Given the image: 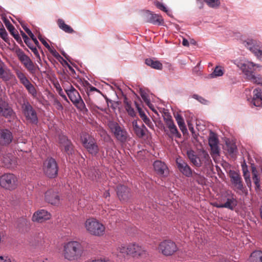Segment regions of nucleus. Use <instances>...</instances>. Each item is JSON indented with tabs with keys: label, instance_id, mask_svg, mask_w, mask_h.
Listing matches in <instances>:
<instances>
[{
	"label": "nucleus",
	"instance_id": "obj_52",
	"mask_svg": "<svg viewBox=\"0 0 262 262\" xmlns=\"http://www.w3.org/2000/svg\"><path fill=\"white\" fill-rule=\"evenodd\" d=\"M8 34L4 28L0 29V37L6 40L7 38Z\"/></svg>",
	"mask_w": 262,
	"mask_h": 262
},
{
	"label": "nucleus",
	"instance_id": "obj_39",
	"mask_svg": "<svg viewBox=\"0 0 262 262\" xmlns=\"http://www.w3.org/2000/svg\"><path fill=\"white\" fill-rule=\"evenodd\" d=\"M191 177L199 184L204 185L205 184V178L200 174L197 173L195 172H192V175Z\"/></svg>",
	"mask_w": 262,
	"mask_h": 262
},
{
	"label": "nucleus",
	"instance_id": "obj_61",
	"mask_svg": "<svg viewBox=\"0 0 262 262\" xmlns=\"http://www.w3.org/2000/svg\"><path fill=\"white\" fill-rule=\"evenodd\" d=\"M42 43L45 46V47L47 48L48 50L50 49L51 47L50 45L48 44V43L45 40L44 38H43L42 40H40Z\"/></svg>",
	"mask_w": 262,
	"mask_h": 262
},
{
	"label": "nucleus",
	"instance_id": "obj_5",
	"mask_svg": "<svg viewBox=\"0 0 262 262\" xmlns=\"http://www.w3.org/2000/svg\"><path fill=\"white\" fill-rule=\"evenodd\" d=\"M65 91L70 100L77 109L83 112L88 111L85 105L78 92L72 85H71L69 89H66Z\"/></svg>",
	"mask_w": 262,
	"mask_h": 262
},
{
	"label": "nucleus",
	"instance_id": "obj_9",
	"mask_svg": "<svg viewBox=\"0 0 262 262\" xmlns=\"http://www.w3.org/2000/svg\"><path fill=\"white\" fill-rule=\"evenodd\" d=\"M43 170L45 174L49 178L56 177L58 167L56 160L53 158H47L43 162Z\"/></svg>",
	"mask_w": 262,
	"mask_h": 262
},
{
	"label": "nucleus",
	"instance_id": "obj_47",
	"mask_svg": "<svg viewBox=\"0 0 262 262\" xmlns=\"http://www.w3.org/2000/svg\"><path fill=\"white\" fill-rule=\"evenodd\" d=\"M244 177L245 179L247 186L250 187L251 186V181L250 179L249 172L247 169H243Z\"/></svg>",
	"mask_w": 262,
	"mask_h": 262
},
{
	"label": "nucleus",
	"instance_id": "obj_35",
	"mask_svg": "<svg viewBox=\"0 0 262 262\" xmlns=\"http://www.w3.org/2000/svg\"><path fill=\"white\" fill-rule=\"evenodd\" d=\"M169 128L170 131V133L168 134V136L170 138H172L173 137H176L177 138H180L181 137V134L179 132L177 126L174 124V123L171 124L170 125L167 126Z\"/></svg>",
	"mask_w": 262,
	"mask_h": 262
},
{
	"label": "nucleus",
	"instance_id": "obj_13",
	"mask_svg": "<svg viewBox=\"0 0 262 262\" xmlns=\"http://www.w3.org/2000/svg\"><path fill=\"white\" fill-rule=\"evenodd\" d=\"M158 249L163 255L169 256L177 250V247L174 242L165 240L159 244Z\"/></svg>",
	"mask_w": 262,
	"mask_h": 262
},
{
	"label": "nucleus",
	"instance_id": "obj_48",
	"mask_svg": "<svg viewBox=\"0 0 262 262\" xmlns=\"http://www.w3.org/2000/svg\"><path fill=\"white\" fill-rule=\"evenodd\" d=\"M154 4L158 9L168 13V10H167V8L165 7V6L162 3H161L160 2H159L158 1H155L154 2Z\"/></svg>",
	"mask_w": 262,
	"mask_h": 262
},
{
	"label": "nucleus",
	"instance_id": "obj_25",
	"mask_svg": "<svg viewBox=\"0 0 262 262\" xmlns=\"http://www.w3.org/2000/svg\"><path fill=\"white\" fill-rule=\"evenodd\" d=\"M252 103L256 107H260L262 105L261 89L258 88L253 90Z\"/></svg>",
	"mask_w": 262,
	"mask_h": 262
},
{
	"label": "nucleus",
	"instance_id": "obj_51",
	"mask_svg": "<svg viewBox=\"0 0 262 262\" xmlns=\"http://www.w3.org/2000/svg\"><path fill=\"white\" fill-rule=\"evenodd\" d=\"M253 180L254 181V183L256 186V188H259L260 187V184H259V179L258 178V176L256 175V174L254 173L253 177Z\"/></svg>",
	"mask_w": 262,
	"mask_h": 262
},
{
	"label": "nucleus",
	"instance_id": "obj_46",
	"mask_svg": "<svg viewBox=\"0 0 262 262\" xmlns=\"http://www.w3.org/2000/svg\"><path fill=\"white\" fill-rule=\"evenodd\" d=\"M207 4L210 7H216L220 4L219 0H204Z\"/></svg>",
	"mask_w": 262,
	"mask_h": 262
},
{
	"label": "nucleus",
	"instance_id": "obj_62",
	"mask_svg": "<svg viewBox=\"0 0 262 262\" xmlns=\"http://www.w3.org/2000/svg\"><path fill=\"white\" fill-rule=\"evenodd\" d=\"M58 94L59 95L61 96L64 100H67V98L66 96L64 94L63 92L62 91V89L60 88L59 90L58 91Z\"/></svg>",
	"mask_w": 262,
	"mask_h": 262
},
{
	"label": "nucleus",
	"instance_id": "obj_43",
	"mask_svg": "<svg viewBox=\"0 0 262 262\" xmlns=\"http://www.w3.org/2000/svg\"><path fill=\"white\" fill-rule=\"evenodd\" d=\"M23 29L25 30V31L26 32V33L28 34V35L31 38L32 40L34 41V43L38 47L39 46V42L37 40V39L35 37L34 34L32 33V32L31 31V30L25 26H22Z\"/></svg>",
	"mask_w": 262,
	"mask_h": 262
},
{
	"label": "nucleus",
	"instance_id": "obj_24",
	"mask_svg": "<svg viewBox=\"0 0 262 262\" xmlns=\"http://www.w3.org/2000/svg\"><path fill=\"white\" fill-rule=\"evenodd\" d=\"M117 193L121 201H126L129 197V189L124 185H118L117 188Z\"/></svg>",
	"mask_w": 262,
	"mask_h": 262
},
{
	"label": "nucleus",
	"instance_id": "obj_20",
	"mask_svg": "<svg viewBox=\"0 0 262 262\" xmlns=\"http://www.w3.org/2000/svg\"><path fill=\"white\" fill-rule=\"evenodd\" d=\"M59 143L61 150L66 152L68 155L72 154L73 150V145L70 140L64 136L59 137Z\"/></svg>",
	"mask_w": 262,
	"mask_h": 262
},
{
	"label": "nucleus",
	"instance_id": "obj_40",
	"mask_svg": "<svg viewBox=\"0 0 262 262\" xmlns=\"http://www.w3.org/2000/svg\"><path fill=\"white\" fill-rule=\"evenodd\" d=\"M224 73L223 68L220 66H216L213 72L211 74V77H216L222 76Z\"/></svg>",
	"mask_w": 262,
	"mask_h": 262
},
{
	"label": "nucleus",
	"instance_id": "obj_34",
	"mask_svg": "<svg viewBox=\"0 0 262 262\" xmlns=\"http://www.w3.org/2000/svg\"><path fill=\"white\" fill-rule=\"evenodd\" d=\"M236 205L237 201L236 199L234 198L233 195H231L227 199V201L224 203V205L220 206V207H225L226 208L233 210Z\"/></svg>",
	"mask_w": 262,
	"mask_h": 262
},
{
	"label": "nucleus",
	"instance_id": "obj_59",
	"mask_svg": "<svg viewBox=\"0 0 262 262\" xmlns=\"http://www.w3.org/2000/svg\"><path fill=\"white\" fill-rule=\"evenodd\" d=\"M54 104L56 105V108L58 110H62L63 106L58 100H55L54 101Z\"/></svg>",
	"mask_w": 262,
	"mask_h": 262
},
{
	"label": "nucleus",
	"instance_id": "obj_53",
	"mask_svg": "<svg viewBox=\"0 0 262 262\" xmlns=\"http://www.w3.org/2000/svg\"><path fill=\"white\" fill-rule=\"evenodd\" d=\"M86 83L88 85L87 90L89 93L94 92V91H97V92H99V91L98 89H97L96 88L92 86L88 81H86Z\"/></svg>",
	"mask_w": 262,
	"mask_h": 262
},
{
	"label": "nucleus",
	"instance_id": "obj_37",
	"mask_svg": "<svg viewBox=\"0 0 262 262\" xmlns=\"http://www.w3.org/2000/svg\"><path fill=\"white\" fill-rule=\"evenodd\" d=\"M3 162L4 166L8 168H13L16 165L15 160L10 157H3Z\"/></svg>",
	"mask_w": 262,
	"mask_h": 262
},
{
	"label": "nucleus",
	"instance_id": "obj_14",
	"mask_svg": "<svg viewBox=\"0 0 262 262\" xmlns=\"http://www.w3.org/2000/svg\"><path fill=\"white\" fill-rule=\"evenodd\" d=\"M142 20L145 23H149L154 25H161L164 23L162 17L157 14L147 10L142 15Z\"/></svg>",
	"mask_w": 262,
	"mask_h": 262
},
{
	"label": "nucleus",
	"instance_id": "obj_45",
	"mask_svg": "<svg viewBox=\"0 0 262 262\" xmlns=\"http://www.w3.org/2000/svg\"><path fill=\"white\" fill-rule=\"evenodd\" d=\"M26 45L31 50L32 52L34 53V54L35 55L36 58L38 59V61L39 62V61H40L41 60L38 51L37 49H36V48L35 47H33V46H32L31 45V41L28 42V44H26Z\"/></svg>",
	"mask_w": 262,
	"mask_h": 262
},
{
	"label": "nucleus",
	"instance_id": "obj_57",
	"mask_svg": "<svg viewBox=\"0 0 262 262\" xmlns=\"http://www.w3.org/2000/svg\"><path fill=\"white\" fill-rule=\"evenodd\" d=\"M141 97H142V99H143V100L144 101V102L148 106H149L150 100H149V99L148 98V97L147 96V95L146 94H141Z\"/></svg>",
	"mask_w": 262,
	"mask_h": 262
},
{
	"label": "nucleus",
	"instance_id": "obj_7",
	"mask_svg": "<svg viewBox=\"0 0 262 262\" xmlns=\"http://www.w3.org/2000/svg\"><path fill=\"white\" fill-rule=\"evenodd\" d=\"M15 73L19 79L21 84H22L28 93L33 98L37 97V91L35 86L31 83L28 78L27 77L26 74L23 70L16 69L15 70Z\"/></svg>",
	"mask_w": 262,
	"mask_h": 262
},
{
	"label": "nucleus",
	"instance_id": "obj_60",
	"mask_svg": "<svg viewBox=\"0 0 262 262\" xmlns=\"http://www.w3.org/2000/svg\"><path fill=\"white\" fill-rule=\"evenodd\" d=\"M13 37L15 38V39L18 42H21V38L19 36L18 33V32H17L16 33H15L14 34H13Z\"/></svg>",
	"mask_w": 262,
	"mask_h": 262
},
{
	"label": "nucleus",
	"instance_id": "obj_33",
	"mask_svg": "<svg viewBox=\"0 0 262 262\" xmlns=\"http://www.w3.org/2000/svg\"><path fill=\"white\" fill-rule=\"evenodd\" d=\"M57 23L59 28L66 33L72 34L75 32L72 28L67 25L63 19L59 18L57 20Z\"/></svg>",
	"mask_w": 262,
	"mask_h": 262
},
{
	"label": "nucleus",
	"instance_id": "obj_3",
	"mask_svg": "<svg viewBox=\"0 0 262 262\" xmlns=\"http://www.w3.org/2000/svg\"><path fill=\"white\" fill-rule=\"evenodd\" d=\"M18 102L21 105L22 113L26 120L30 123L36 124L38 123L37 113L30 102L25 99H24L23 102Z\"/></svg>",
	"mask_w": 262,
	"mask_h": 262
},
{
	"label": "nucleus",
	"instance_id": "obj_64",
	"mask_svg": "<svg viewBox=\"0 0 262 262\" xmlns=\"http://www.w3.org/2000/svg\"><path fill=\"white\" fill-rule=\"evenodd\" d=\"M182 45L184 46L188 47L189 46V42L186 39L183 38V41H182Z\"/></svg>",
	"mask_w": 262,
	"mask_h": 262
},
{
	"label": "nucleus",
	"instance_id": "obj_32",
	"mask_svg": "<svg viewBox=\"0 0 262 262\" xmlns=\"http://www.w3.org/2000/svg\"><path fill=\"white\" fill-rule=\"evenodd\" d=\"M14 77V75L12 73L10 70L7 67H5L0 71V78L4 81H8L12 79Z\"/></svg>",
	"mask_w": 262,
	"mask_h": 262
},
{
	"label": "nucleus",
	"instance_id": "obj_6",
	"mask_svg": "<svg viewBox=\"0 0 262 262\" xmlns=\"http://www.w3.org/2000/svg\"><path fill=\"white\" fill-rule=\"evenodd\" d=\"M108 125L117 140L121 143L127 141L129 135L124 126L120 125L115 122H110Z\"/></svg>",
	"mask_w": 262,
	"mask_h": 262
},
{
	"label": "nucleus",
	"instance_id": "obj_36",
	"mask_svg": "<svg viewBox=\"0 0 262 262\" xmlns=\"http://www.w3.org/2000/svg\"><path fill=\"white\" fill-rule=\"evenodd\" d=\"M250 262H262V252L261 251H255L250 256Z\"/></svg>",
	"mask_w": 262,
	"mask_h": 262
},
{
	"label": "nucleus",
	"instance_id": "obj_17",
	"mask_svg": "<svg viewBox=\"0 0 262 262\" xmlns=\"http://www.w3.org/2000/svg\"><path fill=\"white\" fill-rule=\"evenodd\" d=\"M209 145L211 148V155L212 157L219 155L220 149L218 146L219 140L216 135L211 133L208 139Z\"/></svg>",
	"mask_w": 262,
	"mask_h": 262
},
{
	"label": "nucleus",
	"instance_id": "obj_27",
	"mask_svg": "<svg viewBox=\"0 0 262 262\" xmlns=\"http://www.w3.org/2000/svg\"><path fill=\"white\" fill-rule=\"evenodd\" d=\"M230 177L232 183L236 188L239 190H243L244 187L240 175L235 171H232L230 172Z\"/></svg>",
	"mask_w": 262,
	"mask_h": 262
},
{
	"label": "nucleus",
	"instance_id": "obj_29",
	"mask_svg": "<svg viewBox=\"0 0 262 262\" xmlns=\"http://www.w3.org/2000/svg\"><path fill=\"white\" fill-rule=\"evenodd\" d=\"M136 106L138 111V113L140 118L142 119L143 121L150 128L154 129V125L150 120V119L146 115L144 111L139 106V104L135 102Z\"/></svg>",
	"mask_w": 262,
	"mask_h": 262
},
{
	"label": "nucleus",
	"instance_id": "obj_30",
	"mask_svg": "<svg viewBox=\"0 0 262 262\" xmlns=\"http://www.w3.org/2000/svg\"><path fill=\"white\" fill-rule=\"evenodd\" d=\"M187 155L188 159L193 166L196 167H201V162L199 158V154L195 155L194 151L192 150H188Z\"/></svg>",
	"mask_w": 262,
	"mask_h": 262
},
{
	"label": "nucleus",
	"instance_id": "obj_18",
	"mask_svg": "<svg viewBox=\"0 0 262 262\" xmlns=\"http://www.w3.org/2000/svg\"><path fill=\"white\" fill-rule=\"evenodd\" d=\"M51 215L47 211L41 209L35 212L33 216L32 221L38 223H42L45 221L49 220Z\"/></svg>",
	"mask_w": 262,
	"mask_h": 262
},
{
	"label": "nucleus",
	"instance_id": "obj_41",
	"mask_svg": "<svg viewBox=\"0 0 262 262\" xmlns=\"http://www.w3.org/2000/svg\"><path fill=\"white\" fill-rule=\"evenodd\" d=\"M125 104V108L126 111L127 112L128 115H129L132 117H134L136 115V113L133 108L131 106V104L129 102L125 100L124 101Z\"/></svg>",
	"mask_w": 262,
	"mask_h": 262
},
{
	"label": "nucleus",
	"instance_id": "obj_8",
	"mask_svg": "<svg viewBox=\"0 0 262 262\" xmlns=\"http://www.w3.org/2000/svg\"><path fill=\"white\" fill-rule=\"evenodd\" d=\"M129 256L137 259H145L148 257L149 253L145 247L136 243L129 244Z\"/></svg>",
	"mask_w": 262,
	"mask_h": 262
},
{
	"label": "nucleus",
	"instance_id": "obj_1",
	"mask_svg": "<svg viewBox=\"0 0 262 262\" xmlns=\"http://www.w3.org/2000/svg\"><path fill=\"white\" fill-rule=\"evenodd\" d=\"M84 254V248L81 243L71 241L63 244L62 256L69 261H78Z\"/></svg>",
	"mask_w": 262,
	"mask_h": 262
},
{
	"label": "nucleus",
	"instance_id": "obj_44",
	"mask_svg": "<svg viewBox=\"0 0 262 262\" xmlns=\"http://www.w3.org/2000/svg\"><path fill=\"white\" fill-rule=\"evenodd\" d=\"M164 120L167 126L170 125L171 124L173 123L172 119V117L170 114L168 112H164L163 114Z\"/></svg>",
	"mask_w": 262,
	"mask_h": 262
},
{
	"label": "nucleus",
	"instance_id": "obj_19",
	"mask_svg": "<svg viewBox=\"0 0 262 262\" xmlns=\"http://www.w3.org/2000/svg\"><path fill=\"white\" fill-rule=\"evenodd\" d=\"M199 158L201 163V166L207 169H211L213 167L212 161L208 154L205 150H202L199 154Z\"/></svg>",
	"mask_w": 262,
	"mask_h": 262
},
{
	"label": "nucleus",
	"instance_id": "obj_22",
	"mask_svg": "<svg viewBox=\"0 0 262 262\" xmlns=\"http://www.w3.org/2000/svg\"><path fill=\"white\" fill-rule=\"evenodd\" d=\"M153 166L157 174L161 176H166L168 174V169L164 162L157 160L154 162Z\"/></svg>",
	"mask_w": 262,
	"mask_h": 262
},
{
	"label": "nucleus",
	"instance_id": "obj_63",
	"mask_svg": "<svg viewBox=\"0 0 262 262\" xmlns=\"http://www.w3.org/2000/svg\"><path fill=\"white\" fill-rule=\"evenodd\" d=\"M180 130L182 131V132L184 134L185 133L187 132V128L186 127L185 124H183L182 126H179Z\"/></svg>",
	"mask_w": 262,
	"mask_h": 262
},
{
	"label": "nucleus",
	"instance_id": "obj_55",
	"mask_svg": "<svg viewBox=\"0 0 262 262\" xmlns=\"http://www.w3.org/2000/svg\"><path fill=\"white\" fill-rule=\"evenodd\" d=\"M55 57H60L62 59V58L60 56L59 53L54 49H52L51 48L50 49L48 50Z\"/></svg>",
	"mask_w": 262,
	"mask_h": 262
},
{
	"label": "nucleus",
	"instance_id": "obj_58",
	"mask_svg": "<svg viewBox=\"0 0 262 262\" xmlns=\"http://www.w3.org/2000/svg\"><path fill=\"white\" fill-rule=\"evenodd\" d=\"M85 262H112L108 260H104L102 259H91L87 260Z\"/></svg>",
	"mask_w": 262,
	"mask_h": 262
},
{
	"label": "nucleus",
	"instance_id": "obj_16",
	"mask_svg": "<svg viewBox=\"0 0 262 262\" xmlns=\"http://www.w3.org/2000/svg\"><path fill=\"white\" fill-rule=\"evenodd\" d=\"M176 164L179 170L185 176L190 177L192 175V170L187 162L181 158L176 159Z\"/></svg>",
	"mask_w": 262,
	"mask_h": 262
},
{
	"label": "nucleus",
	"instance_id": "obj_42",
	"mask_svg": "<svg viewBox=\"0 0 262 262\" xmlns=\"http://www.w3.org/2000/svg\"><path fill=\"white\" fill-rule=\"evenodd\" d=\"M4 23L7 29L8 30L12 35L17 32V31L15 29L14 27L8 20L5 19Z\"/></svg>",
	"mask_w": 262,
	"mask_h": 262
},
{
	"label": "nucleus",
	"instance_id": "obj_12",
	"mask_svg": "<svg viewBox=\"0 0 262 262\" xmlns=\"http://www.w3.org/2000/svg\"><path fill=\"white\" fill-rule=\"evenodd\" d=\"M17 56L19 60L31 74H34L36 72V66L31 59L26 55L23 51L19 50L17 52Z\"/></svg>",
	"mask_w": 262,
	"mask_h": 262
},
{
	"label": "nucleus",
	"instance_id": "obj_50",
	"mask_svg": "<svg viewBox=\"0 0 262 262\" xmlns=\"http://www.w3.org/2000/svg\"><path fill=\"white\" fill-rule=\"evenodd\" d=\"M175 118H176V120L177 122V123H178L179 126H182V125L185 124L184 119L180 115L178 114L175 117Z\"/></svg>",
	"mask_w": 262,
	"mask_h": 262
},
{
	"label": "nucleus",
	"instance_id": "obj_49",
	"mask_svg": "<svg viewBox=\"0 0 262 262\" xmlns=\"http://www.w3.org/2000/svg\"><path fill=\"white\" fill-rule=\"evenodd\" d=\"M227 150L228 152L230 154H234L236 151V146L235 144H227Z\"/></svg>",
	"mask_w": 262,
	"mask_h": 262
},
{
	"label": "nucleus",
	"instance_id": "obj_15",
	"mask_svg": "<svg viewBox=\"0 0 262 262\" xmlns=\"http://www.w3.org/2000/svg\"><path fill=\"white\" fill-rule=\"evenodd\" d=\"M238 67L246 75L247 80L253 75V72L255 70V69H254L255 67L257 68L260 67L259 65L254 64L253 62L250 61L241 63L238 65Z\"/></svg>",
	"mask_w": 262,
	"mask_h": 262
},
{
	"label": "nucleus",
	"instance_id": "obj_31",
	"mask_svg": "<svg viewBox=\"0 0 262 262\" xmlns=\"http://www.w3.org/2000/svg\"><path fill=\"white\" fill-rule=\"evenodd\" d=\"M145 63L146 65L154 69L161 70L163 68L162 63L155 59L147 58L145 59Z\"/></svg>",
	"mask_w": 262,
	"mask_h": 262
},
{
	"label": "nucleus",
	"instance_id": "obj_38",
	"mask_svg": "<svg viewBox=\"0 0 262 262\" xmlns=\"http://www.w3.org/2000/svg\"><path fill=\"white\" fill-rule=\"evenodd\" d=\"M248 80L254 84L262 85V76L260 74L255 75L253 74Z\"/></svg>",
	"mask_w": 262,
	"mask_h": 262
},
{
	"label": "nucleus",
	"instance_id": "obj_2",
	"mask_svg": "<svg viewBox=\"0 0 262 262\" xmlns=\"http://www.w3.org/2000/svg\"><path fill=\"white\" fill-rule=\"evenodd\" d=\"M86 231L96 236H101L105 233L104 225L94 218L88 219L84 223Z\"/></svg>",
	"mask_w": 262,
	"mask_h": 262
},
{
	"label": "nucleus",
	"instance_id": "obj_28",
	"mask_svg": "<svg viewBox=\"0 0 262 262\" xmlns=\"http://www.w3.org/2000/svg\"><path fill=\"white\" fill-rule=\"evenodd\" d=\"M45 200L53 205H57L59 202V197L57 193L51 190L47 191L45 193Z\"/></svg>",
	"mask_w": 262,
	"mask_h": 262
},
{
	"label": "nucleus",
	"instance_id": "obj_54",
	"mask_svg": "<svg viewBox=\"0 0 262 262\" xmlns=\"http://www.w3.org/2000/svg\"><path fill=\"white\" fill-rule=\"evenodd\" d=\"M21 35L22 36V37L24 40V42L26 43V44H28V42H30V39L29 38V37L27 36V35L23 32L20 31Z\"/></svg>",
	"mask_w": 262,
	"mask_h": 262
},
{
	"label": "nucleus",
	"instance_id": "obj_4",
	"mask_svg": "<svg viewBox=\"0 0 262 262\" xmlns=\"http://www.w3.org/2000/svg\"><path fill=\"white\" fill-rule=\"evenodd\" d=\"M80 141L88 151L92 155H96L99 151L98 147L93 137L89 134L83 132L80 134Z\"/></svg>",
	"mask_w": 262,
	"mask_h": 262
},
{
	"label": "nucleus",
	"instance_id": "obj_26",
	"mask_svg": "<svg viewBox=\"0 0 262 262\" xmlns=\"http://www.w3.org/2000/svg\"><path fill=\"white\" fill-rule=\"evenodd\" d=\"M133 126L134 131L136 136L139 138H143L146 135L147 129L146 126L142 124L141 126L138 124L137 121L134 120L133 122Z\"/></svg>",
	"mask_w": 262,
	"mask_h": 262
},
{
	"label": "nucleus",
	"instance_id": "obj_56",
	"mask_svg": "<svg viewBox=\"0 0 262 262\" xmlns=\"http://www.w3.org/2000/svg\"><path fill=\"white\" fill-rule=\"evenodd\" d=\"M193 98H194L195 99H197L198 100H199L200 102H201L202 103H203V104H205L206 102V100H205L204 98H203L201 96H199L198 95H193Z\"/></svg>",
	"mask_w": 262,
	"mask_h": 262
},
{
	"label": "nucleus",
	"instance_id": "obj_11",
	"mask_svg": "<svg viewBox=\"0 0 262 262\" xmlns=\"http://www.w3.org/2000/svg\"><path fill=\"white\" fill-rule=\"evenodd\" d=\"M242 44L251 51L258 59H262V45L259 41L248 39L242 41Z\"/></svg>",
	"mask_w": 262,
	"mask_h": 262
},
{
	"label": "nucleus",
	"instance_id": "obj_23",
	"mask_svg": "<svg viewBox=\"0 0 262 262\" xmlns=\"http://www.w3.org/2000/svg\"><path fill=\"white\" fill-rule=\"evenodd\" d=\"M13 139L11 132L7 129H0V144L6 145L10 144Z\"/></svg>",
	"mask_w": 262,
	"mask_h": 262
},
{
	"label": "nucleus",
	"instance_id": "obj_21",
	"mask_svg": "<svg viewBox=\"0 0 262 262\" xmlns=\"http://www.w3.org/2000/svg\"><path fill=\"white\" fill-rule=\"evenodd\" d=\"M129 245L127 246L120 245L114 249L113 253L119 258H125L129 256Z\"/></svg>",
	"mask_w": 262,
	"mask_h": 262
},
{
	"label": "nucleus",
	"instance_id": "obj_10",
	"mask_svg": "<svg viewBox=\"0 0 262 262\" xmlns=\"http://www.w3.org/2000/svg\"><path fill=\"white\" fill-rule=\"evenodd\" d=\"M0 185L6 189L14 190L17 185V178L11 173L4 174L0 177Z\"/></svg>",
	"mask_w": 262,
	"mask_h": 262
}]
</instances>
